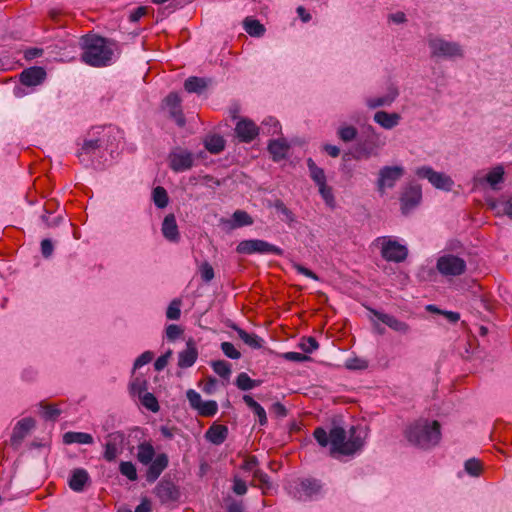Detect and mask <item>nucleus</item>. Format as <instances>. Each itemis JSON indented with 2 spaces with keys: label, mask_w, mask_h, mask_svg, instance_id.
Listing matches in <instances>:
<instances>
[{
  "label": "nucleus",
  "mask_w": 512,
  "mask_h": 512,
  "mask_svg": "<svg viewBox=\"0 0 512 512\" xmlns=\"http://www.w3.org/2000/svg\"><path fill=\"white\" fill-rule=\"evenodd\" d=\"M314 437L320 446L326 447L330 444L331 455H353L361 450L367 438V429L363 426H352L349 429V438L342 427L335 426L329 433L318 427L314 431Z\"/></svg>",
  "instance_id": "obj_1"
},
{
  "label": "nucleus",
  "mask_w": 512,
  "mask_h": 512,
  "mask_svg": "<svg viewBox=\"0 0 512 512\" xmlns=\"http://www.w3.org/2000/svg\"><path fill=\"white\" fill-rule=\"evenodd\" d=\"M82 49L81 60L92 67L110 65L115 56V44L95 34H87L79 39Z\"/></svg>",
  "instance_id": "obj_2"
},
{
  "label": "nucleus",
  "mask_w": 512,
  "mask_h": 512,
  "mask_svg": "<svg viewBox=\"0 0 512 512\" xmlns=\"http://www.w3.org/2000/svg\"><path fill=\"white\" fill-rule=\"evenodd\" d=\"M404 437L414 447L430 449L441 439L440 424L436 420L419 418L406 426Z\"/></svg>",
  "instance_id": "obj_3"
},
{
  "label": "nucleus",
  "mask_w": 512,
  "mask_h": 512,
  "mask_svg": "<svg viewBox=\"0 0 512 512\" xmlns=\"http://www.w3.org/2000/svg\"><path fill=\"white\" fill-rule=\"evenodd\" d=\"M460 249L459 242H450V290L465 291L472 287L474 280L471 278H452L462 275L466 271V260L460 256Z\"/></svg>",
  "instance_id": "obj_4"
},
{
  "label": "nucleus",
  "mask_w": 512,
  "mask_h": 512,
  "mask_svg": "<svg viewBox=\"0 0 512 512\" xmlns=\"http://www.w3.org/2000/svg\"><path fill=\"white\" fill-rule=\"evenodd\" d=\"M374 245L380 249L382 258L389 262L400 263L408 256L406 245L401 244L395 237H378L374 240Z\"/></svg>",
  "instance_id": "obj_5"
},
{
  "label": "nucleus",
  "mask_w": 512,
  "mask_h": 512,
  "mask_svg": "<svg viewBox=\"0 0 512 512\" xmlns=\"http://www.w3.org/2000/svg\"><path fill=\"white\" fill-rule=\"evenodd\" d=\"M107 146L108 141L104 138L86 140L78 153V158L84 166L98 168L101 164L99 158L102 157L103 150L108 149Z\"/></svg>",
  "instance_id": "obj_6"
},
{
  "label": "nucleus",
  "mask_w": 512,
  "mask_h": 512,
  "mask_svg": "<svg viewBox=\"0 0 512 512\" xmlns=\"http://www.w3.org/2000/svg\"><path fill=\"white\" fill-rule=\"evenodd\" d=\"M236 251L239 254L251 255V254H262V255H277L282 256L284 254L283 249L261 239H249L239 242L236 247Z\"/></svg>",
  "instance_id": "obj_7"
},
{
  "label": "nucleus",
  "mask_w": 512,
  "mask_h": 512,
  "mask_svg": "<svg viewBox=\"0 0 512 512\" xmlns=\"http://www.w3.org/2000/svg\"><path fill=\"white\" fill-rule=\"evenodd\" d=\"M322 489L321 483L316 479H298L288 485V492L298 500H307L316 497Z\"/></svg>",
  "instance_id": "obj_8"
},
{
  "label": "nucleus",
  "mask_w": 512,
  "mask_h": 512,
  "mask_svg": "<svg viewBox=\"0 0 512 512\" xmlns=\"http://www.w3.org/2000/svg\"><path fill=\"white\" fill-rule=\"evenodd\" d=\"M125 434L121 431H114L107 435L106 442L103 445V458L107 462H113L123 453Z\"/></svg>",
  "instance_id": "obj_9"
},
{
  "label": "nucleus",
  "mask_w": 512,
  "mask_h": 512,
  "mask_svg": "<svg viewBox=\"0 0 512 512\" xmlns=\"http://www.w3.org/2000/svg\"><path fill=\"white\" fill-rule=\"evenodd\" d=\"M168 160L170 168L178 173L192 168L194 155L192 152L178 147L170 152Z\"/></svg>",
  "instance_id": "obj_10"
},
{
  "label": "nucleus",
  "mask_w": 512,
  "mask_h": 512,
  "mask_svg": "<svg viewBox=\"0 0 512 512\" xmlns=\"http://www.w3.org/2000/svg\"><path fill=\"white\" fill-rule=\"evenodd\" d=\"M404 170L399 166H385L379 171L377 181L378 191L383 194L386 188L394 187L395 183L402 177Z\"/></svg>",
  "instance_id": "obj_11"
},
{
  "label": "nucleus",
  "mask_w": 512,
  "mask_h": 512,
  "mask_svg": "<svg viewBox=\"0 0 512 512\" xmlns=\"http://www.w3.org/2000/svg\"><path fill=\"white\" fill-rule=\"evenodd\" d=\"M422 190L417 184L408 185L401 196V210L403 214H408L415 209L421 202Z\"/></svg>",
  "instance_id": "obj_12"
},
{
  "label": "nucleus",
  "mask_w": 512,
  "mask_h": 512,
  "mask_svg": "<svg viewBox=\"0 0 512 512\" xmlns=\"http://www.w3.org/2000/svg\"><path fill=\"white\" fill-rule=\"evenodd\" d=\"M260 128L254 121L248 118H241L235 126V133L240 142L250 143L259 134Z\"/></svg>",
  "instance_id": "obj_13"
},
{
  "label": "nucleus",
  "mask_w": 512,
  "mask_h": 512,
  "mask_svg": "<svg viewBox=\"0 0 512 512\" xmlns=\"http://www.w3.org/2000/svg\"><path fill=\"white\" fill-rule=\"evenodd\" d=\"M47 73L43 67L33 66L24 69L20 73V82L27 87L41 85L46 79Z\"/></svg>",
  "instance_id": "obj_14"
},
{
  "label": "nucleus",
  "mask_w": 512,
  "mask_h": 512,
  "mask_svg": "<svg viewBox=\"0 0 512 512\" xmlns=\"http://www.w3.org/2000/svg\"><path fill=\"white\" fill-rule=\"evenodd\" d=\"M428 47L430 50V57L432 61L438 63L442 60H446L448 57V42L443 38L429 35L427 38Z\"/></svg>",
  "instance_id": "obj_15"
},
{
  "label": "nucleus",
  "mask_w": 512,
  "mask_h": 512,
  "mask_svg": "<svg viewBox=\"0 0 512 512\" xmlns=\"http://www.w3.org/2000/svg\"><path fill=\"white\" fill-rule=\"evenodd\" d=\"M399 96V90L396 85L390 84L386 93L383 96L378 97H369L365 100L366 106L369 109H376L379 107H387L390 106L396 98Z\"/></svg>",
  "instance_id": "obj_16"
},
{
  "label": "nucleus",
  "mask_w": 512,
  "mask_h": 512,
  "mask_svg": "<svg viewBox=\"0 0 512 512\" xmlns=\"http://www.w3.org/2000/svg\"><path fill=\"white\" fill-rule=\"evenodd\" d=\"M416 175L420 178L427 179L435 188L447 190L448 179L443 173L434 171L429 166H422L416 169Z\"/></svg>",
  "instance_id": "obj_17"
},
{
  "label": "nucleus",
  "mask_w": 512,
  "mask_h": 512,
  "mask_svg": "<svg viewBox=\"0 0 512 512\" xmlns=\"http://www.w3.org/2000/svg\"><path fill=\"white\" fill-rule=\"evenodd\" d=\"M35 426V421L31 417L23 418L19 420L12 432L10 442L11 445L15 448L19 447L24 440V438L28 435L29 431Z\"/></svg>",
  "instance_id": "obj_18"
},
{
  "label": "nucleus",
  "mask_w": 512,
  "mask_h": 512,
  "mask_svg": "<svg viewBox=\"0 0 512 512\" xmlns=\"http://www.w3.org/2000/svg\"><path fill=\"white\" fill-rule=\"evenodd\" d=\"M168 462V456L165 453L156 455L155 458L148 464L149 467L146 472L147 482H155L168 466Z\"/></svg>",
  "instance_id": "obj_19"
},
{
  "label": "nucleus",
  "mask_w": 512,
  "mask_h": 512,
  "mask_svg": "<svg viewBox=\"0 0 512 512\" xmlns=\"http://www.w3.org/2000/svg\"><path fill=\"white\" fill-rule=\"evenodd\" d=\"M165 106L169 110L170 116L175 120L176 124L180 127L185 125V117L181 110V99L177 93H170L164 99Z\"/></svg>",
  "instance_id": "obj_20"
},
{
  "label": "nucleus",
  "mask_w": 512,
  "mask_h": 512,
  "mask_svg": "<svg viewBox=\"0 0 512 512\" xmlns=\"http://www.w3.org/2000/svg\"><path fill=\"white\" fill-rule=\"evenodd\" d=\"M89 482V473L84 468L73 469L68 479L70 489L77 493L83 492Z\"/></svg>",
  "instance_id": "obj_21"
},
{
  "label": "nucleus",
  "mask_w": 512,
  "mask_h": 512,
  "mask_svg": "<svg viewBox=\"0 0 512 512\" xmlns=\"http://www.w3.org/2000/svg\"><path fill=\"white\" fill-rule=\"evenodd\" d=\"M373 120L375 123L380 125L382 128L386 130H391L399 125L401 121V115L398 113H389L386 111H377L374 116Z\"/></svg>",
  "instance_id": "obj_22"
},
{
  "label": "nucleus",
  "mask_w": 512,
  "mask_h": 512,
  "mask_svg": "<svg viewBox=\"0 0 512 512\" xmlns=\"http://www.w3.org/2000/svg\"><path fill=\"white\" fill-rule=\"evenodd\" d=\"M373 314L379 321L396 332L405 334L409 331V325L397 319L393 315L382 313L376 310H373Z\"/></svg>",
  "instance_id": "obj_23"
},
{
  "label": "nucleus",
  "mask_w": 512,
  "mask_h": 512,
  "mask_svg": "<svg viewBox=\"0 0 512 512\" xmlns=\"http://www.w3.org/2000/svg\"><path fill=\"white\" fill-rule=\"evenodd\" d=\"M162 234L163 236L171 242H178L179 241V231H178V225L176 222V218L173 214H168L165 216L163 223H162Z\"/></svg>",
  "instance_id": "obj_24"
},
{
  "label": "nucleus",
  "mask_w": 512,
  "mask_h": 512,
  "mask_svg": "<svg viewBox=\"0 0 512 512\" xmlns=\"http://www.w3.org/2000/svg\"><path fill=\"white\" fill-rule=\"evenodd\" d=\"M198 351L194 343L191 341L187 342L186 349L181 351L178 355V366L180 368H189L197 360Z\"/></svg>",
  "instance_id": "obj_25"
},
{
  "label": "nucleus",
  "mask_w": 512,
  "mask_h": 512,
  "mask_svg": "<svg viewBox=\"0 0 512 512\" xmlns=\"http://www.w3.org/2000/svg\"><path fill=\"white\" fill-rule=\"evenodd\" d=\"M228 436L225 425L213 424L205 433V438L214 445L222 444Z\"/></svg>",
  "instance_id": "obj_26"
},
{
  "label": "nucleus",
  "mask_w": 512,
  "mask_h": 512,
  "mask_svg": "<svg viewBox=\"0 0 512 512\" xmlns=\"http://www.w3.org/2000/svg\"><path fill=\"white\" fill-rule=\"evenodd\" d=\"M504 181V169L501 165L493 167L484 176L482 182H485L493 190L499 189V184Z\"/></svg>",
  "instance_id": "obj_27"
},
{
  "label": "nucleus",
  "mask_w": 512,
  "mask_h": 512,
  "mask_svg": "<svg viewBox=\"0 0 512 512\" xmlns=\"http://www.w3.org/2000/svg\"><path fill=\"white\" fill-rule=\"evenodd\" d=\"M289 145L284 139L271 140L268 144V151L274 161H279L286 157Z\"/></svg>",
  "instance_id": "obj_28"
},
{
  "label": "nucleus",
  "mask_w": 512,
  "mask_h": 512,
  "mask_svg": "<svg viewBox=\"0 0 512 512\" xmlns=\"http://www.w3.org/2000/svg\"><path fill=\"white\" fill-rule=\"evenodd\" d=\"M63 442L67 445L74 443L91 445L94 443V439L89 433L69 431L63 435Z\"/></svg>",
  "instance_id": "obj_29"
},
{
  "label": "nucleus",
  "mask_w": 512,
  "mask_h": 512,
  "mask_svg": "<svg viewBox=\"0 0 512 512\" xmlns=\"http://www.w3.org/2000/svg\"><path fill=\"white\" fill-rule=\"evenodd\" d=\"M309 176L316 186L327 183V177L323 168L317 166L312 158H308L306 161Z\"/></svg>",
  "instance_id": "obj_30"
},
{
  "label": "nucleus",
  "mask_w": 512,
  "mask_h": 512,
  "mask_svg": "<svg viewBox=\"0 0 512 512\" xmlns=\"http://www.w3.org/2000/svg\"><path fill=\"white\" fill-rule=\"evenodd\" d=\"M377 154L376 147L372 143L365 141L360 142L355 146L353 158L356 160L368 159L371 156H376Z\"/></svg>",
  "instance_id": "obj_31"
},
{
  "label": "nucleus",
  "mask_w": 512,
  "mask_h": 512,
  "mask_svg": "<svg viewBox=\"0 0 512 512\" xmlns=\"http://www.w3.org/2000/svg\"><path fill=\"white\" fill-rule=\"evenodd\" d=\"M137 460L143 464L148 465L155 458V450L151 443L143 442L137 447Z\"/></svg>",
  "instance_id": "obj_32"
},
{
  "label": "nucleus",
  "mask_w": 512,
  "mask_h": 512,
  "mask_svg": "<svg viewBox=\"0 0 512 512\" xmlns=\"http://www.w3.org/2000/svg\"><path fill=\"white\" fill-rule=\"evenodd\" d=\"M243 401L258 417L259 424L261 426L266 425L267 415L265 409L258 402H256L250 395H244Z\"/></svg>",
  "instance_id": "obj_33"
},
{
  "label": "nucleus",
  "mask_w": 512,
  "mask_h": 512,
  "mask_svg": "<svg viewBox=\"0 0 512 512\" xmlns=\"http://www.w3.org/2000/svg\"><path fill=\"white\" fill-rule=\"evenodd\" d=\"M205 148L212 154H218L225 148V140L222 136L214 134L204 140Z\"/></svg>",
  "instance_id": "obj_34"
},
{
  "label": "nucleus",
  "mask_w": 512,
  "mask_h": 512,
  "mask_svg": "<svg viewBox=\"0 0 512 512\" xmlns=\"http://www.w3.org/2000/svg\"><path fill=\"white\" fill-rule=\"evenodd\" d=\"M244 30L252 37H261L265 33V27L256 19L247 17L243 21Z\"/></svg>",
  "instance_id": "obj_35"
},
{
  "label": "nucleus",
  "mask_w": 512,
  "mask_h": 512,
  "mask_svg": "<svg viewBox=\"0 0 512 512\" xmlns=\"http://www.w3.org/2000/svg\"><path fill=\"white\" fill-rule=\"evenodd\" d=\"M227 222L230 223L231 228H239L252 225L253 219L246 211L236 210L232 215V220Z\"/></svg>",
  "instance_id": "obj_36"
},
{
  "label": "nucleus",
  "mask_w": 512,
  "mask_h": 512,
  "mask_svg": "<svg viewBox=\"0 0 512 512\" xmlns=\"http://www.w3.org/2000/svg\"><path fill=\"white\" fill-rule=\"evenodd\" d=\"M235 331L237 332L238 337L251 348L259 349L262 347V339L256 334L248 333L239 327H236Z\"/></svg>",
  "instance_id": "obj_37"
},
{
  "label": "nucleus",
  "mask_w": 512,
  "mask_h": 512,
  "mask_svg": "<svg viewBox=\"0 0 512 512\" xmlns=\"http://www.w3.org/2000/svg\"><path fill=\"white\" fill-rule=\"evenodd\" d=\"M206 87V81L203 78L195 76L187 78L184 82V88L189 93L201 94Z\"/></svg>",
  "instance_id": "obj_38"
},
{
  "label": "nucleus",
  "mask_w": 512,
  "mask_h": 512,
  "mask_svg": "<svg viewBox=\"0 0 512 512\" xmlns=\"http://www.w3.org/2000/svg\"><path fill=\"white\" fill-rule=\"evenodd\" d=\"M260 383L261 382L259 380L250 378L249 375L245 372L239 373L235 382L236 386L242 391H248L256 388L260 385Z\"/></svg>",
  "instance_id": "obj_39"
},
{
  "label": "nucleus",
  "mask_w": 512,
  "mask_h": 512,
  "mask_svg": "<svg viewBox=\"0 0 512 512\" xmlns=\"http://www.w3.org/2000/svg\"><path fill=\"white\" fill-rule=\"evenodd\" d=\"M318 192L329 208H335L336 201L333 193V188L327 183L317 186Z\"/></svg>",
  "instance_id": "obj_40"
},
{
  "label": "nucleus",
  "mask_w": 512,
  "mask_h": 512,
  "mask_svg": "<svg viewBox=\"0 0 512 512\" xmlns=\"http://www.w3.org/2000/svg\"><path fill=\"white\" fill-rule=\"evenodd\" d=\"M357 134V129L352 125L344 124L337 129L338 138L346 143L353 141L357 137Z\"/></svg>",
  "instance_id": "obj_41"
},
{
  "label": "nucleus",
  "mask_w": 512,
  "mask_h": 512,
  "mask_svg": "<svg viewBox=\"0 0 512 512\" xmlns=\"http://www.w3.org/2000/svg\"><path fill=\"white\" fill-rule=\"evenodd\" d=\"M262 132L267 135H277L281 132V125L277 119L268 117L262 122Z\"/></svg>",
  "instance_id": "obj_42"
},
{
  "label": "nucleus",
  "mask_w": 512,
  "mask_h": 512,
  "mask_svg": "<svg viewBox=\"0 0 512 512\" xmlns=\"http://www.w3.org/2000/svg\"><path fill=\"white\" fill-rule=\"evenodd\" d=\"M213 371L224 379H228L231 375V364L224 360H217L211 363Z\"/></svg>",
  "instance_id": "obj_43"
},
{
  "label": "nucleus",
  "mask_w": 512,
  "mask_h": 512,
  "mask_svg": "<svg viewBox=\"0 0 512 512\" xmlns=\"http://www.w3.org/2000/svg\"><path fill=\"white\" fill-rule=\"evenodd\" d=\"M217 411L218 404L214 400L202 401L200 408L197 410L198 414L203 417H212Z\"/></svg>",
  "instance_id": "obj_44"
},
{
  "label": "nucleus",
  "mask_w": 512,
  "mask_h": 512,
  "mask_svg": "<svg viewBox=\"0 0 512 512\" xmlns=\"http://www.w3.org/2000/svg\"><path fill=\"white\" fill-rule=\"evenodd\" d=\"M153 201L158 208H165L168 205V194L163 187L157 186L154 188Z\"/></svg>",
  "instance_id": "obj_45"
},
{
  "label": "nucleus",
  "mask_w": 512,
  "mask_h": 512,
  "mask_svg": "<svg viewBox=\"0 0 512 512\" xmlns=\"http://www.w3.org/2000/svg\"><path fill=\"white\" fill-rule=\"evenodd\" d=\"M464 472L472 477H479L482 472V465L480 461L475 458L465 461Z\"/></svg>",
  "instance_id": "obj_46"
},
{
  "label": "nucleus",
  "mask_w": 512,
  "mask_h": 512,
  "mask_svg": "<svg viewBox=\"0 0 512 512\" xmlns=\"http://www.w3.org/2000/svg\"><path fill=\"white\" fill-rule=\"evenodd\" d=\"M120 473L127 477L130 481L137 480V470L135 465L130 461H122L119 465Z\"/></svg>",
  "instance_id": "obj_47"
},
{
  "label": "nucleus",
  "mask_w": 512,
  "mask_h": 512,
  "mask_svg": "<svg viewBox=\"0 0 512 512\" xmlns=\"http://www.w3.org/2000/svg\"><path fill=\"white\" fill-rule=\"evenodd\" d=\"M181 305L182 301L178 298L173 299L167 310H166V317L169 320H178L181 315Z\"/></svg>",
  "instance_id": "obj_48"
},
{
  "label": "nucleus",
  "mask_w": 512,
  "mask_h": 512,
  "mask_svg": "<svg viewBox=\"0 0 512 512\" xmlns=\"http://www.w3.org/2000/svg\"><path fill=\"white\" fill-rule=\"evenodd\" d=\"M139 399L141 400L142 405L148 410L152 412H157L159 410L158 401L152 393L145 392Z\"/></svg>",
  "instance_id": "obj_49"
},
{
  "label": "nucleus",
  "mask_w": 512,
  "mask_h": 512,
  "mask_svg": "<svg viewBox=\"0 0 512 512\" xmlns=\"http://www.w3.org/2000/svg\"><path fill=\"white\" fill-rule=\"evenodd\" d=\"M41 414L45 420H56L61 410L56 405L40 404Z\"/></svg>",
  "instance_id": "obj_50"
},
{
  "label": "nucleus",
  "mask_w": 512,
  "mask_h": 512,
  "mask_svg": "<svg viewBox=\"0 0 512 512\" xmlns=\"http://www.w3.org/2000/svg\"><path fill=\"white\" fill-rule=\"evenodd\" d=\"M253 477L259 482V487L263 490V493H266L272 487L269 476L262 470H255Z\"/></svg>",
  "instance_id": "obj_51"
},
{
  "label": "nucleus",
  "mask_w": 512,
  "mask_h": 512,
  "mask_svg": "<svg viewBox=\"0 0 512 512\" xmlns=\"http://www.w3.org/2000/svg\"><path fill=\"white\" fill-rule=\"evenodd\" d=\"M146 390V381L141 378H136L130 384V392L133 396H138L139 398L143 396Z\"/></svg>",
  "instance_id": "obj_52"
},
{
  "label": "nucleus",
  "mask_w": 512,
  "mask_h": 512,
  "mask_svg": "<svg viewBox=\"0 0 512 512\" xmlns=\"http://www.w3.org/2000/svg\"><path fill=\"white\" fill-rule=\"evenodd\" d=\"M299 347L305 353H313L315 350L318 349L319 345H318V342L316 341V339L314 337H307V338H302L301 339Z\"/></svg>",
  "instance_id": "obj_53"
},
{
  "label": "nucleus",
  "mask_w": 512,
  "mask_h": 512,
  "mask_svg": "<svg viewBox=\"0 0 512 512\" xmlns=\"http://www.w3.org/2000/svg\"><path fill=\"white\" fill-rule=\"evenodd\" d=\"M221 350L230 359H239L241 357V353L235 348V346L230 342H222Z\"/></svg>",
  "instance_id": "obj_54"
},
{
  "label": "nucleus",
  "mask_w": 512,
  "mask_h": 512,
  "mask_svg": "<svg viewBox=\"0 0 512 512\" xmlns=\"http://www.w3.org/2000/svg\"><path fill=\"white\" fill-rule=\"evenodd\" d=\"M154 358V353L151 351H145L140 356L136 358L133 364V370H137L141 368L142 366L150 363L152 359Z\"/></svg>",
  "instance_id": "obj_55"
},
{
  "label": "nucleus",
  "mask_w": 512,
  "mask_h": 512,
  "mask_svg": "<svg viewBox=\"0 0 512 512\" xmlns=\"http://www.w3.org/2000/svg\"><path fill=\"white\" fill-rule=\"evenodd\" d=\"M186 396L190 406L197 411L203 401L201 395L197 391L189 389L186 393Z\"/></svg>",
  "instance_id": "obj_56"
},
{
  "label": "nucleus",
  "mask_w": 512,
  "mask_h": 512,
  "mask_svg": "<svg viewBox=\"0 0 512 512\" xmlns=\"http://www.w3.org/2000/svg\"><path fill=\"white\" fill-rule=\"evenodd\" d=\"M200 275L204 282H210L214 278L213 267L205 262L200 266Z\"/></svg>",
  "instance_id": "obj_57"
},
{
  "label": "nucleus",
  "mask_w": 512,
  "mask_h": 512,
  "mask_svg": "<svg viewBox=\"0 0 512 512\" xmlns=\"http://www.w3.org/2000/svg\"><path fill=\"white\" fill-rule=\"evenodd\" d=\"M292 267L299 273V274H302L310 279H313L315 281H318L319 278L318 276L313 272L311 271L310 269L302 266L301 264L297 263V262H292Z\"/></svg>",
  "instance_id": "obj_58"
},
{
  "label": "nucleus",
  "mask_w": 512,
  "mask_h": 512,
  "mask_svg": "<svg viewBox=\"0 0 512 512\" xmlns=\"http://www.w3.org/2000/svg\"><path fill=\"white\" fill-rule=\"evenodd\" d=\"M182 333V329L175 324H170L166 327V337L169 340L177 339Z\"/></svg>",
  "instance_id": "obj_59"
},
{
  "label": "nucleus",
  "mask_w": 512,
  "mask_h": 512,
  "mask_svg": "<svg viewBox=\"0 0 512 512\" xmlns=\"http://www.w3.org/2000/svg\"><path fill=\"white\" fill-rule=\"evenodd\" d=\"M171 355H172V352L169 350L164 355H161L160 357H158L157 360L154 363L155 370L156 371L163 370L166 367V365L168 363V360L171 357Z\"/></svg>",
  "instance_id": "obj_60"
},
{
  "label": "nucleus",
  "mask_w": 512,
  "mask_h": 512,
  "mask_svg": "<svg viewBox=\"0 0 512 512\" xmlns=\"http://www.w3.org/2000/svg\"><path fill=\"white\" fill-rule=\"evenodd\" d=\"M233 491L237 495H244L247 492L246 483L240 478H235L233 482Z\"/></svg>",
  "instance_id": "obj_61"
},
{
  "label": "nucleus",
  "mask_w": 512,
  "mask_h": 512,
  "mask_svg": "<svg viewBox=\"0 0 512 512\" xmlns=\"http://www.w3.org/2000/svg\"><path fill=\"white\" fill-rule=\"evenodd\" d=\"M388 21L395 24H404L407 21V17L404 12L397 11L388 15Z\"/></svg>",
  "instance_id": "obj_62"
},
{
  "label": "nucleus",
  "mask_w": 512,
  "mask_h": 512,
  "mask_svg": "<svg viewBox=\"0 0 512 512\" xmlns=\"http://www.w3.org/2000/svg\"><path fill=\"white\" fill-rule=\"evenodd\" d=\"M53 244L49 239H43L41 241V253L45 258H48L53 253Z\"/></svg>",
  "instance_id": "obj_63"
},
{
  "label": "nucleus",
  "mask_w": 512,
  "mask_h": 512,
  "mask_svg": "<svg viewBox=\"0 0 512 512\" xmlns=\"http://www.w3.org/2000/svg\"><path fill=\"white\" fill-rule=\"evenodd\" d=\"M147 12V8L146 7H138L136 9H134L130 15H129V20L131 22H137L139 21Z\"/></svg>",
  "instance_id": "obj_64"
}]
</instances>
